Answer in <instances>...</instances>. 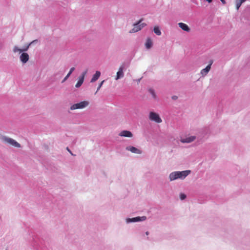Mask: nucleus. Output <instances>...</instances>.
I'll return each mask as SVG.
<instances>
[{
    "instance_id": "f03ea898",
    "label": "nucleus",
    "mask_w": 250,
    "mask_h": 250,
    "mask_svg": "<svg viewBox=\"0 0 250 250\" xmlns=\"http://www.w3.org/2000/svg\"><path fill=\"white\" fill-rule=\"evenodd\" d=\"M1 140L3 142H4L5 144H9L10 145H11L17 147H21V145L17 141H16L15 140L12 138L3 136L1 137Z\"/></svg>"
},
{
    "instance_id": "f3484780",
    "label": "nucleus",
    "mask_w": 250,
    "mask_h": 250,
    "mask_svg": "<svg viewBox=\"0 0 250 250\" xmlns=\"http://www.w3.org/2000/svg\"><path fill=\"white\" fill-rule=\"evenodd\" d=\"M75 68L72 67L69 70V72L67 74V75L65 77V78L63 79V80L62 81V83H64L66 80L69 77V76L71 75V74L72 73V72L74 71Z\"/></svg>"
},
{
    "instance_id": "f257e3e1",
    "label": "nucleus",
    "mask_w": 250,
    "mask_h": 250,
    "mask_svg": "<svg viewBox=\"0 0 250 250\" xmlns=\"http://www.w3.org/2000/svg\"><path fill=\"white\" fill-rule=\"evenodd\" d=\"M191 173L189 170L184 171H175L171 172L168 176V179L170 182L178 179L184 180Z\"/></svg>"
},
{
    "instance_id": "20e7f679",
    "label": "nucleus",
    "mask_w": 250,
    "mask_h": 250,
    "mask_svg": "<svg viewBox=\"0 0 250 250\" xmlns=\"http://www.w3.org/2000/svg\"><path fill=\"white\" fill-rule=\"evenodd\" d=\"M89 104V102L86 101H84L81 102L80 103L73 104L70 107V109L71 110L77 109H83L86 106H87Z\"/></svg>"
},
{
    "instance_id": "7ed1b4c3",
    "label": "nucleus",
    "mask_w": 250,
    "mask_h": 250,
    "mask_svg": "<svg viewBox=\"0 0 250 250\" xmlns=\"http://www.w3.org/2000/svg\"><path fill=\"white\" fill-rule=\"evenodd\" d=\"M129 66V63L124 62L120 67L117 73V76L115 78L116 80L122 78L124 76L123 71L126 70V69Z\"/></svg>"
},
{
    "instance_id": "423d86ee",
    "label": "nucleus",
    "mask_w": 250,
    "mask_h": 250,
    "mask_svg": "<svg viewBox=\"0 0 250 250\" xmlns=\"http://www.w3.org/2000/svg\"><path fill=\"white\" fill-rule=\"evenodd\" d=\"M149 118L151 121H154L157 123H160L162 122L159 115L154 112H150L149 113Z\"/></svg>"
},
{
    "instance_id": "9d476101",
    "label": "nucleus",
    "mask_w": 250,
    "mask_h": 250,
    "mask_svg": "<svg viewBox=\"0 0 250 250\" xmlns=\"http://www.w3.org/2000/svg\"><path fill=\"white\" fill-rule=\"evenodd\" d=\"M29 55L25 52H23L20 56V60L22 63H26L29 60Z\"/></svg>"
},
{
    "instance_id": "5701e85b",
    "label": "nucleus",
    "mask_w": 250,
    "mask_h": 250,
    "mask_svg": "<svg viewBox=\"0 0 250 250\" xmlns=\"http://www.w3.org/2000/svg\"><path fill=\"white\" fill-rule=\"evenodd\" d=\"M87 70H85V71L83 72L81 75L79 77L80 78H83V79H84V77L85 76V75L87 73Z\"/></svg>"
},
{
    "instance_id": "dca6fc26",
    "label": "nucleus",
    "mask_w": 250,
    "mask_h": 250,
    "mask_svg": "<svg viewBox=\"0 0 250 250\" xmlns=\"http://www.w3.org/2000/svg\"><path fill=\"white\" fill-rule=\"evenodd\" d=\"M246 0H236L235 4L236 9L238 10L242 4Z\"/></svg>"
},
{
    "instance_id": "c756f323",
    "label": "nucleus",
    "mask_w": 250,
    "mask_h": 250,
    "mask_svg": "<svg viewBox=\"0 0 250 250\" xmlns=\"http://www.w3.org/2000/svg\"><path fill=\"white\" fill-rule=\"evenodd\" d=\"M146 233V235H149V232H148V231H146V233Z\"/></svg>"
},
{
    "instance_id": "9b49d317",
    "label": "nucleus",
    "mask_w": 250,
    "mask_h": 250,
    "mask_svg": "<svg viewBox=\"0 0 250 250\" xmlns=\"http://www.w3.org/2000/svg\"><path fill=\"white\" fill-rule=\"evenodd\" d=\"M119 135L121 137L131 138L133 136V134L130 131L123 130L120 132Z\"/></svg>"
},
{
    "instance_id": "cd10ccee",
    "label": "nucleus",
    "mask_w": 250,
    "mask_h": 250,
    "mask_svg": "<svg viewBox=\"0 0 250 250\" xmlns=\"http://www.w3.org/2000/svg\"><path fill=\"white\" fill-rule=\"evenodd\" d=\"M171 98L173 100H176L178 99V97L177 96L174 95L172 96Z\"/></svg>"
},
{
    "instance_id": "1a4fd4ad",
    "label": "nucleus",
    "mask_w": 250,
    "mask_h": 250,
    "mask_svg": "<svg viewBox=\"0 0 250 250\" xmlns=\"http://www.w3.org/2000/svg\"><path fill=\"white\" fill-rule=\"evenodd\" d=\"M125 150L130 151L132 153L134 154H140L142 153V151L140 149L131 146H127L125 147Z\"/></svg>"
},
{
    "instance_id": "bb28decb",
    "label": "nucleus",
    "mask_w": 250,
    "mask_h": 250,
    "mask_svg": "<svg viewBox=\"0 0 250 250\" xmlns=\"http://www.w3.org/2000/svg\"><path fill=\"white\" fill-rule=\"evenodd\" d=\"M104 82V81H103L99 85L98 88H97V91H98L101 87V86H102L103 83Z\"/></svg>"
},
{
    "instance_id": "a211bd4d",
    "label": "nucleus",
    "mask_w": 250,
    "mask_h": 250,
    "mask_svg": "<svg viewBox=\"0 0 250 250\" xmlns=\"http://www.w3.org/2000/svg\"><path fill=\"white\" fill-rule=\"evenodd\" d=\"M84 79L83 78H79V80L75 85L76 88H79L83 83Z\"/></svg>"
},
{
    "instance_id": "c85d7f7f",
    "label": "nucleus",
    "mask_w": 250,
    "mask_h": 250,
    "mask_svg": "<svg viewBox=\"0 0 250 250\" xmlns=\"http://www.w3.org/2000/svg\"><path fill=\"white\" fill-rule=\"evenodd\" d=\"M222 2L223 4H225L226 3V1L225 0H220Z\"/></svg>"
},
{
    "instance_id": "39448f33",
    "label": "nucleus",
    "mask_w": 250,
    "mask_h": 250,
    "mask_svg": "<svg viewBox=\"0 0 250 250\" xmlns=\"http://www.w3.org/2000/svg\"><path fill=\"white\" fill-rule=\"evenodd\" d=\"M142 20H140L137 23L133 24V28L129 31V33H135L140 31L142 28H143L146 24L141 23Z\"/></svg>"
},
{
    "instance_id": "aec40b11",
    "label": "nucleus",
    "mask_w": 250,
    "mask_h": 250,
    "mask_svg": "<svg viewBox=\"0 0 250 250\" xmlns=\"http://www.w3.org/2000/svg\"><path fill=\"white\" fill-rule=\"evenodd\" d=\"M149 93L151 94L152 97L154 99H156L157 98V96H156V95L155 93V91L154 90L152 89V88H150L149 89Z\"/></svg>"
},
{
    "instance_id": "6e6552de",
    "label": "nucleus",
    "mask_w": 250,
    "mask_h": 250,
    "mask_svg": "<svg viewBox=\"0 0 250 250\" xmlns=\"http://www.w3.org/2000/svg\"><path fill=\"white\" fill-rule=\"evenodd\" d=\"M196 138L195 136H190L186 138L181 137L180 141L182 143H190L193 142Z\"/></svg>"
},
{
    "instance_id": "4468645a",
    "label": "nucleus",
    "mask_w": 250,
    "mask_h": 250,
    "mask_svg": "<svg viewBox=\"0 0 250 250\" xmlns=\"http://www.w3.org/2000/svg\"><path fill=\"white\" fill-rule=\"evenodd\" d=\"M101 75V72L99 71H97L95 74L93 76L92 78L91 79L90 82L93 83L96 81Z\"/></svg>"
},
{
    "instance_id": "f8f14e48",
    "label": "nucleus",
    "mask_w": 250,
    "mask_h": 250,
    "mask_svg": "<svg viewBox=\"0 0 250 250\" xmlns=\"http://www.w3.org/2000/svg\"><path fill=\"white\" fill-rule=\"evenodd\" d=\"M212 63V61H211L210 63L207 66V67L204 68V69H203L201 71V74L203 76H206L208 73V72H209V71L210 70V68H211V65Z\"/></svg>"
},
{
    "instance_id": "412c9836",
    "label": "nucleus",
    "mask_w": 250,
    "mask_h": 250,
    "mask_svg": "<svg viewBox=\"0 0 250 250\" xmlns=\"http://www.w3.org/2000/svg\"><path fill=\"white\" fill-rule=\"evenodd\" d=\"M13 51L14 53L19 52L21 53V49L19 48L17 46H15L13 48Z\"/></svg>"
},
{
    "instance_id": "2eb2a0df",
    "label": "nucleus",
    "mask_w": 250,
    "mask_h": 250,
    "mask_svg": "<svg viewBox=\"0 0 250 250\" xmlns=\"http://www.w3.org/2000/svg\"><path fill=\"white\" fill-rule=\"evenodd\" d=\"M152 46V42L150 38H147L145 43V46L146 49H150Z\"/></svg>"
},
{
    "instance_id": "0eeeda50",
    "label": "nucleus",
    "mask_w": 250,
    "mask_h": 250,
    "mask_svg": "<svg viewBox=\"0 0 250 250\" xmlns=\"http://www.w3.org/2000/svg\"><path fill=\"white\" fill-rule=\"evenodd\" d=\"M146 216H142V217H136L132 218H126V222L127 223H130L132 222H141L146 220Z\"/></svg>"
},
{
    "instance_id": "6ab92c4d",
    "label": "nucleus",
    "mask_w": 250,
    "mask_h": 250,
    "mask_svg": "<svg viewBox=\"0 0 250 250\" xmlns=\"http://www.w3.org/2000/svg\"><path fill=\"white\" fill-rule=\"evenodd\" d=\"M154 32L158 36L161 35V31L158 26H155L153 29Z\"/></svg>"
},
{
    "instance_id": "b1692460",
    "label": "nucleus",
    "mask_w": 250,
    "mask_h": 250,
    "mask_svg": "<svg viewBox=\"0 0 250 250\" xmlns=\"http://www.w3.org/2000/svg\"><path fill=\"white\" fill-rule=\"evenodd\" d=\"M87 70H85V71L83 72L81 75L79 77L80 78H83V79H84V77L85 76V75L87 73Z\"/></svg>"
},
{
    "instance_id": "393cba45",
    "label": "nucleus",
    "mask_w": 250,
    "mask_h": 250,
    "mask_svg": "<svg viewBox=\"0 0 250 250\" xmlns=\"http://www.w3.org/2000/svg\"><path fill=\"white\" fill-rule=\"evenodd\" d=\"M30 45H29V44L26 46L25 47H24V48L23 49H21V52H24L28 50V49H29V47Z\"/></svg>"
},
{
    "instance_id": "4be33fe9",
    "label": "nucleus",
    "mask_w": 250,
    "mask_h": 250,
    "mask_svg": "<svg viewBox=\"0 0 250 250\" xmlns=\"http://www.w3.org/2000/svg\"><path fill=\"white\" fill-rule=\"evenodd\" d=\"M180 198L181 200H183L186 199V195L184 193H180Z\"/></svg>"
},
{
    "instance_id": "ddd939ff",
    "label": "nucleus",
    "mask_w": 250,
    "mask_h": 250,
    "mask_svg": "<svg viewBox=\"0 0 250 250\" xmlns=\"http://www.w3.org/2000/svg\"><path fill=\"white\" fill-rule=\"evenodd\" d=\"M178 25L182 30L186 32H189L190 28L188 25L183 22L178 23Z\"/></svg>"
},
{
    "instance_id": "a878e982",
    "label": "nucleus",
    "mask_w": 250,
    "mask_h": 250,
    "mask_svg": "<svg viewBox=\"0 0 250 250\" xmlns=\"http://www.w3.org/2000/svg\"><path fill=\"white\" fill-rule=\"evenodd\" d=\"M38 40H35L34 41H33L32 42H31L29 44V45L31 46L32 44H35L36 43H37L38 42Z\"/></svg>"
}]
</instances>
